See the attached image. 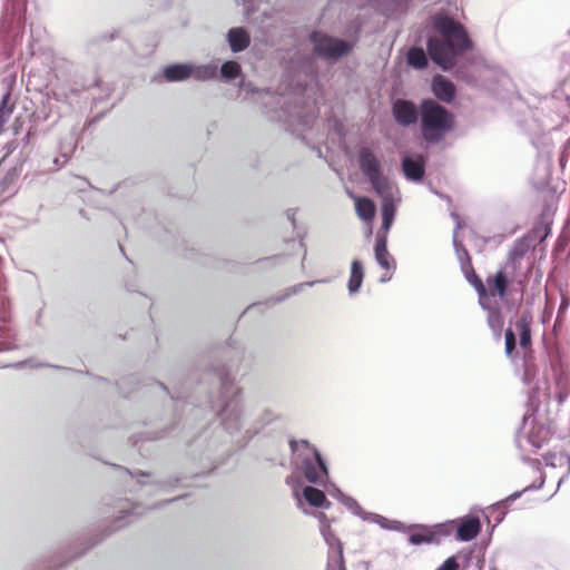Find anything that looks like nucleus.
<instances>
[{
    "label": "nucleus",
    "mask_w": 570,
    "mask_h": 570,
    "mask_svg": "<svg viewBox=\"0 0 570 570\" xmlns=\"http://www.w3.org/2000/svg\"><path fill=\"white\" fill-rule=\"evenodd\" d=\"M476 292L479 294V303L482 306V308L487 309L488 312H489V308H493L491 306V297L488 295L482 279L476 281Z\"/></svg>",
    "instance_id": "473e14b6"
},
{
    "label": "nucleus",
    "mask_w": 570,
    "mask_h": 570,
    "mask_svg": "<svg viewBox=\"0 0 570 570\" xmlns=\"http://www.w3.org/2000/svg\"><path fill=\"white\" fill-rule=\"evenodd\" d=\"M358 165L382 200V227L380 233L386 236L394 220L396 205L400 202L399 189L393 181L384 176L381 161L371 148L362 147L358 150Z\"/></svg>",
    "instance_id": "7ed1b4c3"
},
{
    "label": "nucleus",
    "mask_w": 570,
    "mask_h": 570,
    "mask_svg": "<svg viewBox=\"0 0 570 570\" xmlns=\"http://www.w3.org/2000/svg\"><path fill=\"white\" fill-rule=\"evenodd\" d=\"M433 27L438 36L428 39L429 56L443 70H451L458 57L472 48V41L466 29L448 14H435Z\"/></svg>",
    "instance_id": "f03ea898"
},
{
    "label": "nucleus",
    "mask_w": 570,
    "mask_h": 570,
    "mask_svg": "<svg viewBox=\"0 0 570 570\" xmlns=\"http://www.w3.org/2000/svg\"><path fill=\"white\" fill-rule=\"evenodd\" d=\"M355 209L357 216L364 222H370L374 218L375 205L370 198H357L355 202Z\"/></svg>",
    "instance_id": "b1692460"
},
{
    "label": "nucleus",
    "mask_w": 570,
    "mask_h": 570,
    "mask_svg": "<svg viewBox=\"0 0 570 570\" xmlns=\"http://www.w3.org/2000/svg\"><path fill=\"white\" fill-rule=\"evenodd\" d=\"M322 282H323V281H316V283H322ZM314 284H315V282H309V283H306L305 285H307V286H312V285H314Z\"/></svg>",
    "instance_id": "3c124183"
},
{
    "label": "nucleus",
    "mask_w": 570,
    "mask_h": 570,
    "mask_svg": "<svg viewBox=\"0 0 570 570\" xmlns=\"http://www.w3.org/2000/svg\"><path fill=\"white\" fill-rule=\"evenodd\" d=\"M10 92H6L0 101V134L2 132L4 124L9 120L13 107L9 105Z\"/></svg>",
    "instance_id": "7c9ffc66"
},
{
    "label": "nucleus",
    "mask_w": 570,
    "mask_h": 570,
    "mask_svg": "<svg viewBox=\"0 0 570 570\" xmlns=\"http://www.w3.org/2000/svg\"><path fill=\"white\" fill-rule=\"evenodd\" d=\"M340 502H342L348 510L353 512V514L360 517L361 519H363L366 513V511H364L357 501L352 497L345 494Z\"/></svg>",
    "instance_id": "72a5a7b5"
},
{
    "label": "nucleus",
    "mask_w": 570,
    "mask_h": 570,
    "mask_svg": "<svg viewBox=\"0 0 570 570\" xmlns=\"http://www.w3.org/2000/svg\"><path fill=\"white\" fill-rule=\"evenodd\" d=\"M454 246L456 249L458 258L461 262V265L465 264L466 267L471 268V263H470V257H469L468 250L464 247H462L461 245H458L455 239H454Z\"/></svg>",
    "instance_id": "4c0bfd02"
},
{
    "label": "nucleus",
    "mask_w": 570,
    "mask_h": 570,
    "mask_svg": "<svg viewBox=\"0 0 570 570\" xmlns=\"http://www.w3.org/2000/svg\"><path fill=\"white\" fill-rule=\"evenodd\" d=\"M215 375L220 383L219 410L217 414L223 428L230 435L239 434L237 443L240 446H245L261 429L279 419L276 412L265 410L253 424L247 425L246 413L240 399V389L234 384L225 368L218 370Z\"/></svg>",
    "instance_id": "f257e3e1"
},
{
    "label": "nucleus",
    "mask_w": 570,
    "mask_h": 570,
    "mask_svg": "<svg viewBox=\"0 0 570 570\" xmlns=\"http://www.w3.org/2000/svg\"><path fill=\"white\" fill-rule=\"evenodd\" d=\"M515 342H517L515 334L513 333V331L511 328H508L505 331V353L508 356L512 355V352L515 348Z\"/></svg>",
    "instance_id": "f704fd0d"
},
{
    "label": "nucleus",
    "mask_w": 570,
    "mask_h": 570,
    "mask_svg": "<svg viewBox=\"0 0 570 570\" xmlns=\"http://www.w3.org/2000/svg\"><path fill=\"white\" fill-rule=\"evenodd\" d=\"M304 478L314 484H322L328 475L326 462L317 449H312V455H306L302 462Z\"/></svg>",
    "instance_id": "423d86ee"
},
{
    "label": "nucleus",
    "mask_w": 570,
    "mask_h": 570,
    "mask_svg": "<svg viewBox=\"0 0 570 570\" xmlns=\"http://www.w3.org/2000/svg\"><path fill=\"white\" fill-rule=\"evenodd\" d=\"M462 271L464 272L468 282L476 289V281L481 278L474 273L472 267L469 268L465 264H462Z\"/></svg>",
    "instance_id": "58836bf2"
},
{
    "label": "nucleus",
    "mask_w": 570,
    "mask_h": 570,
    "mask_svg": "<svg viewBox=\"0 0 570 570\" xmlns=\"http://www.w3.org/2000/svg\"><path fill=\"white\" fill-rule=\"evenodd\" d=\"M432 91L438 99L444 102H451L455 96L454 83L441 75L433 78Z\"/></svg>",
    "instance_id": "2eb2a0df"
},
{
    "label": "nucleus",
    "mask_w": 570,
    "mask_h": 570,
    "mask_svg": "<svg viewBox=\"0 0 570 570\" xmlns=\"http://www.w3.org/2000/svg\"><path fill=\"white\" fill-rule=\"evenodd\" d=\"M455 522V539L462 542L473 540L481 531V521L476 515H464L454 519Z\"/></svg>",
    "instance_id": "9d476101"
},
{
    "label": "nucleus",
    "mask_w": 570,
    "mask_h": 570,
    "mask_svg": "<svg viewBox=\"0 0 570 570\" xmlns=\"http://www.w3.org/2000/svg\"><path fill=\"white\" fill-rule=\"evenodd\" d=\"M321 533L330 548L326 570H345L343 548L340 539L333 533L330 525H323Z\"/></svg>",
    "instance_id": "0eeeda50"
},
{
    "label": "nucleus",
    "mask_w": 570,
    "mask_h": 570,
    "mask_svg": "<svg viewBox=\"0 0 570 570\" xmlns=\"http://www.w3.org/2000/svg\"><path fill=\"white\" fill-rule=\"evenodd\" d=\"M242 3L245 8V13L249 16L254 10L253 0H242Z\"/></svg>",
    "instance_id": "37998d69"
},
{
    "label": "nucleus",
    "mask_w": 570,
    "mask_h": 570,
    "mask_svg": "<svg viewBox=\"0 0 570 570\" xmlns=\"http://www.w3.org/2000/svg\"><path fill=\"white\" fill-rule=\"evenodd\" d=\"M304 72L306 76L309 77L311 80H314L316 78V68L314 66L313 59H308V62L304 67Z\"/></svg>",
    "instance_id": "a19ab883"
},
{
    "label": "nucleus",
    "mask_w": 570,
    "mask_h": 570,
    "mask_svg": "<svg viewBox=\"0 0 570 570\" xmlns=\"http://www.w3.org/2000/svg\"><path fill=\"white\" fill-rule=\"evenodd\" d=\"M3 246H4L3 240L0 238V248Z\"/></svg>",
    "instance_id": "13d9d810"
},
{
    "label": "nucleus",
    "mask_w": 570,
    "mask_h": 570,
    "mask_svg": "<svg viewBox=\"0 0 570 570\" xmlns=\"http://www.w3.org/2000/svg\"><path fill=\"white\" fill-rule=\"evenodd\" d=\"M561 382H562V379H561V377H560V379H558V381H557V385H558L559 387L561 386Z\"/></svg>",
    "instance_id": "864d4df0"
},
{
    "label": "nucleus",
    "mask_w": 570,
    "mask_h": 570,
    "mask_svg": "<svg viewBox=\"0 0 570 570\" xmlns=\"http://www.w3.org/2000/svg\"><path fill=\"white\" fill-rule=\"evenodd\" d=\"M66 160H67V159H65V158H63V161H60V159H59L58 157H55V158L52 159V164H53V166H52V167H49V169H53V170L59 169V168L63 165V163H65Z\"/></svg>",
    "instance_id": "a18cd8bd"
},
{
    "label": "nucleus",
    "mask_w": 570,
    "mask_h": 570,
    "mask_svg": "<svg viewBox=\"0 0 570 570\" xmlns=\"http://www.w3.org/2000/svg\"><path fill=\"white\" fill-rule=\"evenodd\" d=\"M285 109L283 110L284 114L287 115L288 119H285L286 122H288L289 126L293 125L294 121H296L298 125L303 127H309L312 122L316 119V114L314 109L305 110L304 107L298 105H289L287 102Z\"/></svg>",
    "instance_id": "9b49d317"
},
{
    "label": "nucleus",
    "mask_w": 570,
    "mask_h": 570,
    "mask_svg": "<svg viewBox=\"0 0 570 570\" xmlns=\"http://www.w3.org/2000/svg\"><path fill=\"white\" fill-rule=\"evenodd\" d=\"M226 41L233 53L243 52L250 45V35L244 27H233L226 33Z\"/></svg>",
    "instance_id": "f8f14e48"
},
{
    "label": "nucleus",
    "mask_w": 570,
    "mask_h": 570,
    "mask_svg": "<svg viewBox=\"0 0 570 570\" xmlns=\"http://www.w3.org/2000/svg\"><path fill=\"white\" fill-rule=\"evenodd\" d=\"M364 278L363 265L358 259H354L351 264V274L347 288L351 295L357 293L362 286Z\"/></svg>",
    "instance_id": "4be33fe9"
},
{
    "label": "nucleus",
    "mask_w": 570,
    "mask_h": 570,
    "mask_svg": "<svg viewBox=\"0 0 570 570\" xmlns=\"http://www.w3.org/2000/svg\"><path fill=\"white\" fill-rule=\"evenodd\" d=\"M528 420H529V417H528L527 415H524V416H523V424H524V426H523V428H524V429H525V426H527Z\"/></svg>",
    "instance_id": "8fccbe9b"
},
{
    "label": "nucleus",
    "mask_w": 570,
    "mask_h": 570,
    "mask_svg": "<svg viewBox=\"0 0 570 570\" xmlns=\"http://www.w3.org/2000/svg\"><path fill=\"white\" fill-rule=\"evenodd\" d=\"M540 232V229L535 228L531 234L514 243L513 248L509 253V265L514 267L531 249V247H533V242L537 237H540V242H542L549 234V230L546 227L542 229V235H539Z\"/></svg>",
    "instance_id": "1a4fd4ad"
},
{
    "label": "nucleus",
    "mask_w": 570,
    "mask_h": 570,
    "mask_svg": "<svg viewBox=\"0 0 570 570\" xmlns=\"http://www.w3.org/2000/svg\"><path fill=\"white\" fill-rule=\"evenodd\" d=\"M543 460L548 466L552 468H567L568 475L570 473V456L567 453H548L543 456Z\"/></svg>",
    "instance_id": "393cba45"
},
{
    "label": "nucleus",
    "mask_w": 570,
    "mask_h": 570,
    "mask_svg": "<svg viewBox=\"0 0 570 570\" xmlns=\"http://www.w3.org/2000/svg\"><path fill=\"white\" fill-rule=\"evenodd\" d=\"M570 305V298L562 296L561 304L559 306V314L567 311Z\"/></svg>",
    "instance_id": "c03bdc74"
},
{
    "label": "nucleus",
    "mask_w": 570,
    "mask_h": 570,
    "mask_svg": "<svg viewBox=\"0 0 570 570\" xmlns=\"http://www.w3.org/2000/svg\"><path fill=\"white\" fill-rule=\"evenodd\" d=\"M531 323L532 314L529 311L523 312L515 322V328L520 336L519 344L522 348H528L531 345Z\"/></svg>",
    "instance_id": "f3484780"
},
{
    "label": "nucleus",
    "mask_w": 570,
    "mask_h": 570,
    "mask_svg": "<svg viewBox=\"0 0 570 570\" xmlns=\"http://www.w3.org/2000/svg\"><path fill=\"white\" fill-rule=\"evenodd\" d=\"M302 497L309 505L315 508H327L330 505L324 492L311 485L303 488Z\"/></svg>",
    "instance_id": "5701e85b"
},
{
    "label": "nucleus",
    "mask_w": 570,
    "mask_h": 570,
    "mask_svg": "<svg viewBox=\"0 0 570 570\" xmlns=\"http://www.w3.org/2000/svg\"><path fill=\"white\" fill-rule=\"evenodd\" d=\"M12 348V346L8 343H0V351H7Z\"/></svg>",
    "instance_id": "de8ad7c7"
},
{
    "label": "nucleus",
    "mask_w": 570,
    "mask_h": 570,
    "mask_svg": "<svg viewBox=\"0 0 570 570\" xmlns=\"http://www.w3.org/2000/svg\"><path fill=\"white\" fill-rule=\"evenodd\" d=\"M455 522L454 520H449L442 523H436L431 525L433 537H435L436 543L440 544L442 538L450 537L455 531Z\"/></svg>",
    "instance_id": "bb28decb"
},
{
    "label": "nucleus",
    "mask_w": 570,
    "mask_h": 570,
    "mask_svg": "<svg viewBox=\"0 0 570 570\" xmlns=\"http://www.w3.org/2000/svg\"><path fill=\"white\" fill-rule=\"evenodd\" d=\"M308 39L313 45L314 53L324 60L337 61L352 50L350 42L321 31H313Z\"/></svg>",
    "instance_id": "39448f33"
},
{
    "label": "nucleus",
    "mask_w": 570,
    "mask_h": 570,
    "mask_svg": "<svg viewBox=\"0 0 570 570\" xmlns=\"http://www.w3.org/2000/svg\"><path fill=\"white\" fill-rule=\"evenodd\" d=\"M219 72H220V77L224 80L230 81L240 75L242 68L238 62H236L234 60H229L222 65Z\"/></svg>",
    "instance_id": "cd10ccee"
},
{
    "label": "nucleus",
    "mask_w": 570,
    "mask_h": 570,
    "mask_svg": "<svg viewBox=\"0 0 570 570\" xmlns=\"http://www.w3.org/2000/svg\"><path fill=\"white\" fill-rule=\"evenodd\" d=\"M391 278H392V274L385 273V274H383V275L381 276L380 282H381V283H386V282H389Z\"/></svg>",
    "instance_id": "49530a36"
},
{
    "label": "nucleus",
    "mask_w": 570,
    "mask_h": 570,
    "mask_svg": "<svg viewBox=\"0 0 570 570\" xmlns=\"http://www.w3.org/2000/svg\"><path fill=\"white\" fill-rule=\"evenodd\" d=\"M564 480V476L560 478L559 481H558V487H560V484L563 482Z\"/></svg>",
    "instance_id": "603ef678"
},
{
    "label": "nucleus",
    "mask_w": 570,
    "mask_h": 570,
    "mask_svg": "<svg viewBox=\"0 0 570 570\" xmlns=\"http://www.w3.org/2000/svg\"><path fill=\"white\" fill-rule=\"evenodd\" d=\"M392 114L395 121L402 127L416 124L420 115L414 102L401 98L393 101Z\"/></svg>",
    "instance_id": "6e6552de"
},
{
    "label": "nucleus",
    "mask_w": 570,
    "mask_h": 570,
    "mask_svg": "<svg viewBox=\"0 0 570 570\" xmlns=\"http://www.w3.org/2000/svg\"><path fill=\"white\" fill-rule=\"evenodd\" d=\"M294 494L295 497L297 498V500L299 501L301 500V494L298 492V489L297 488H294Z\"/></svg>",
    "instance_id": "09e8293b"
},
{
    "label": "nucleus",
    "mask_w": 570,
    "mask_h": 570,
    "mask_svg": "<svg viewBox=\"0 0 570 570\" xmlns=\"http://www.w3.org/2000/svg\"><path fill=\"white\" fill-rule=\"evenodd\" d=\"M362 520L375 523L384 530L406 532V524L397 520H390L377 513L366 512Z\"/></svg>",
    "instance_id": "a211bd4d"
},
{
    "label": "nucleus",
    "mask_w": 570,
    "mask_h": 570,
    "mask_svg": "<svg viewBox=\"0 0 570 570\" xmlns=\"http://www.w3.org/2000/svg\"><path fill=\"white\" fill-rule=\"evenodd\" d=\"M402 170L409 180H421L425 171L424 158L422 156H405L402 160Z\"/></svg>",
    "instance_id": "4468645a"
},
{
    "label": "nucleus",
    "mask_w": 570,
    "mask_h": 570,
    "mask_svg": "<svg viewBox=\"0 0 570 570\" xmlns=\"http://www.w3.org/2000/svg\"><path fill=\"white\" fill-rule=\"evenodd\" d=\"M508 286V279L507 276L502 271H499L492 281H489V287L492 292H497L500 297H503L505 295Z\"/></svg>",
    "instance_id": "c756f323"
},
{
    "label": "nucleus",
    "mask_w": 570,
    "mask_h": 570,
    "mask_svg": "<svg viewBox=\"0 0 570 570\" xmlns=\"http://www.w3.org/2000/svg\"><path fill=\"white\" fill-rule=\"evenodd\" d=\"M407 63L415 69H423L428 66L425 51L420 47H413L407 52Z\"/></svg>",
    "instance_id": "a878e982"
},
{
    "label": "nucleus",
    "mask_w": 570,
    "mask_h": 570,
    "mask_svg": "<svg viewBox=\"0 0 570 570\" xmlns=\"http://www.w3.org/2000/svg\"><path fill=\"white\" fill-rule=\"evenodd\" d=\"M327 493L337 499L338 501H341L343 499V497L345 495L338 488H336L334 484H332L331 487H328L327 489Z\"/></svg>",
    "instance_id": "79ce46f5"
},
{
    "label": "nucleus",
    "mask_w": 570,
    "mask_h": 570,
    "mask_svg": "<svg viewBox=\"0 0 570 570\" xmlns=\"http://www.w3.org/2000/svg\"><path fill=\"white\" fill-rule=\"evenodd\" d=\"M568 394H566L564 396H562L561 394H559V400L562 401L564 397H567Z\"/></svg>",
    "instance_id": "5fc2aeb1"
},
{
    "label": "nucleus",
    "mask_w": 570,
    "mask_h": 570,
    "mask_svg": "<svg viewBox=\"0 0 570 570\" xmlns=\"http://www.w3.org/2000/svg\"><path fill=\"white\" fill-rule=\"evenodd\" d=\"M190 77L199 81H207L216 78L218 72V67L216 63H205V65H191L190 63Z\"/></svg>",
    "instance_id": "412c9836"
},
{
    "label": "nucleus",
    "mask_w": 570,
    "mask_h": 570,
    "mask_svg": "<svg viewBox=\"0 0 570 570\" xmlns=\"http://www.w3.org/2000/svg\"><path fill=\"white\" fill-rule=\"evenodd\" d=\"M158 385H159V387H160L161 390H164V391H166V390H167L165 385H163V384H158Z\"/></svg>",
    "instance_id": "6e6d98bb"
},
{
    "label": "nucleus",
    "mask_w": 570,
    "mask_h": 570,
    "mask_svg": "<svg viewBox=\"0 0 570 570\" xmlns=\"http://www.w3.org/2000/svg\"><path fill=\"white\" fill-rule=\"evenodd\" d=\"M459 562L455 557L448 558L436 570H458Z\"/></svg>",
    "instance_id": "ea45409f"
},
{
    "label": "nucleus",
    "mask_w": 570,
    "mask_h": 570,
    "mask_svg": "<svg viewBox=\"0 0 570 570\" xmlns=\"http://www.w3.org/2000/svg\"><path fill=\"white\" fill-rule=\"evenodd\" d=\"M190 63H174L164 69V77L167 81L176 82L190 78Z\"/></svg>",
    "instance_id": "6ab92c4d"
},
{
    "label": "nucleus",
    "mask_w": 570,
    "mask_h": 570,
    "mask_svg": "<svg viewBox=\"0 0 570 570\" xmlns=\"http://www.w3.org/2000/svg\"><path fill=\"white\" fill-rule=\"evenodd\" d=\"M543 483H544V478H543V476H541V478H540V482H539V484H531V485H528V487H525L522 491H517V492L512 493L511 495H509V497L505 499V501H508V502H510V501H514V500H517L518 498H520V497H521V494H522L523 492L531 491V490H537V489L542 488V487H543Z\"/></svg>",
    "instance_id": "c9c22d12"
},
{
    "label": "nucleus",
    "mask_w": 570,
    "mask_h": 570,
    "mask_svg": "<svg viewBox=\"0 0 570 570\" xmlns=\"http://www.w3.org/2000/svg\"><path fill=\"white\" fill-rule=\"evenodd\" d=\"M421 132L429 144L440 142L454 127L453 115L433 99H425L420 106Z\"/></svg>",
    "instance_id": "20e7f679"
},
{
    "label": "nucleus",
    "mask_w": 570,
    "mask_h": 570,
    "mask_svg": "<svg viewBox=\"0 0 570 570\" xmlns=\"http://www.w3.org/2000/svg\"><path fill=\"white\" fill-rule=\"evenodd\" d=\"M405 533H410L409 542L412 546L435 544L436 543L435 537H433V533H432L431 525L419 524V523L410 524V525H406Z\"/></svg>",
    "instance_id": "ddd939ff"
},
{
    "label": "nucleus",
    "mask_w": 570,
    "mask_h": 570,
    "mask_svg": "<svg viewBox=\"0 0 570 570\" xmlns=\"http://www.w3.org/2000/svg\"><path fill=\"white\" fill-rule=\"evenodd\" d=\"M487 322L494 333L499 334L501 332L503 326V318L498 307L489 308Z\"/></svg>",
    "instance_id": "2f4dec72"
},
{
    "label": "nucleus",
    "mask_w": 570,
    "mask_h": 570,
    "mask_svg": "<svg viewBox=\"0 0 570 570\" xmlns=\"http://www.w3.org/2000/svg\"><path fill=\"white\" fill-rule=\"evenodd\" d=\"M550 432L543 425L533 426L525 435L524 441L534 450L541 449L549 440Z\"/></svg>",
    "instance_id": "aec40b11"
},
{
    "label": "nucleus",
    "mask_w": 570,
    "mask_h": 570,
    "mask_svg": "<svg viewBox=\"0 0 570 570\" xmlns=\"http://www.w3.org/2000/svg\"><path fill=\"white\" fill-rule=\"evenodd\" d=\"M77 145L76 131L71 130L68 136L59 142L58 149L62 158L68 159L75 151Z\"/></svg>",
    "instance_id": "c85d7f7f"
},
{
    "label": "nucleus",
    "mask_w": 570,
    "mask_h": 570,
    "mask_svg": "<svg viewBox=\"0 0 570 570\" xmlns=\"http://www.w3.org/2000/svg\"><path fill=\"white\" fill-rule=\"evenodd\" d=\"M137 509H138V507H134L132 511H131V512H129V515H130V514H132V513H135V511H136Z\"/></svg>",
    "instance_id": "4d7b16f0"
},
{
    "label": "nucleus",
    "mask_w": 570,
    "mask_h": 570,
    "mask_svg": "<svg viewBox=\"0 0 570 570\" xmlns=\"http://www.w3.org/2000/svg\"><path fill=\"white\" fill-rule=\"evenodd\" d=\"M374 254L375 261L381 267L385 268L386 271L395 268V262L386 247V236L381 235V233H377L376 235Z\"/></svg>",
    "instance_id": "dca6fc26"
},
{
    "label": "nucleus",
    "mask_w": 570,
    "mask_h": 570,
    "mask_svg": "<svg viewBox=\"0 0 570 570\" xmlns=\"http://www.w3.org/2000/svg\"><path fill=\"white\" fill-rule=\"evenodd\" d=\"M291 449L293 452L298 451L299 449H305L308 453L306 455H312V449H316L315 446L311 445L307 440H299V441H291L289 443Z\"/></svg>",
    "instance_id": "e433bc0d"
}]
</instances>
